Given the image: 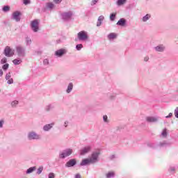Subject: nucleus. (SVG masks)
<instances>
[{
	"mask_svg": "<svg viewBox=\"0 0 178 178\" xmlns=\"http://www.w3.org/2000/svg\"><path fill=\"white\" fill-rule=\"evenodd\" d=\"M107 178L113 177L115 176V172H109L106 175Z\"/></svg>",
	"mask_w": 178,
	"mask_h": 178,
	"instance_id": "6ab92c4d",
	"label": "nucleus"
},
{
	"mask_svg": "<svg viewBox=\"0 0 178 178\" xmlns=\"http://www.w3.org/2000/svg\"><path fill=\"white\" fill-rule=\"evenodd\" d=\"M9 10H10V7H9L8 6H5L3 8V12H9Z\"/></svg>",
	"mask_w": 178,
	"mask_h": 178,
	"instance_id": "b1692460",
	"label": "nucleus"
},
{
	"mask_svg": "<svg viewBox=\"0 0 178 178\" xmlns=\"http://www.w3.org/2000/svg\"><path fill=\"white\" fill-rule=\"evenodd\" d=\"M98 156H99V152H93L91 157L89 159H83L81 162V166H86V165H90V163H95L98 161Z\"/></svg>",
	"mask_w": 178,
	"mask_h": 178,
	"instance_id": "f257e3e1",
	"label": "nucleus"
},
{
	"mask_svg": "<svg viewBox=\"0 0 178 178\" xmlns=\"http://www.w3.org/2000/svg\"><path fill=\"white\" fill-rule=\"evenodd\" d=\"M10 72H8L7 74H6V79H7V80H9V79H10Z\"/></svg>",
	"mask_w": 178,
	"mask_h": 178,
	"instance_id": "c9c22d12",
	"label": "nucleus"
},
{
	"mask_svg": "<svg viewBox=\"0 0 178 178\" xmlns=\"http://www.w3.org/2000/svg\"><path fill=\"white\" fill-rule=\"evenodd\" d=\"M105 19V17H104V15H101L98 18V21H97V27H99V26H101L102 23V21Z\"/></svg>",
	"mask_w": 178,
	"mask_h": 178,
	"instance_id": "f8f14e48",
	"label": "nucleus"
},
{
	"mask_svg": "<svg viewBox=\"0 0 178 178\" xmlns=\"http://www.w3.org/2000/svg\"><path fill=\"white\" fill-rule=\"evenodd\" d=\"M72 153H73V149H67L63 153L60 154V158H66V156H69L70 155H72Z\"/></svg>",
	"mask_w": 178,
	"mask_h": 178,
	"instance_id": "39448f33",
	"label": "nucleus"
},
{
	"mask_svg": "<svg viewBox=\"0 0 178 178\" xmlns=\"http://www.w3.org/2000/svg\"><path fill=\"white\" fill-rule=\"evenodd\" d=\"M76 165V159H72L66 163L65 166L67 168H72V166H74Z\"/></svg>",
	"mask_w": 178,
	"mask_h": 178,
	"instance_id": "6e6552de",
	"label": "nucleus"
},
{
	"mask_svg": "<svg viewBox=\"0 0 178 178\" xmlns=\"http://www.w3.org/2000/svg\"><path fill=\"white\" fill-rule=\"evenodd\" d=\"M17 104H19V102L15 100L11 103V105H12V106H16V105H17Z\"/></svg>",
	"mask_w": 178,
	"mask_h": 178,
	"instance_id": "2f4dec72",
	"label": "nucleus"
},
{
	"mask_svg": "<svg viewBox=\"0 0 178 178\" xmlns=\"http://www.w3.org/2000/svg\"><path fill=\"white\" fill-rule=\"evenodd\" d=\"M72 90H73V83H70L68 85L67 89V92L69 94V92H70V91H72Z\"/></svg>",
	"mask_w": 178,
	"mask_h": 178,
	"instance_id": "a211bd4d",
	"label": "nucleus"
},
{
	"mask_svg": "<svg viewBox=\"0 0 178 178\" xmlns=\"http://www.w3.org/2000/svg\"><path fill=\"white\" fill-rule=\"evenodd\" d=\"M3 124V121H0V127H2Z\"/></svg>",
	"mask_w": 178,
	"mask_h": 178,
	"instance_id": "de8ad7c7",
	"label": "nucleus"
},
{
	"mask_svg": "<svg viewBox=\"0 0 178 178\" xmlns=\"http://www.w3.org/2000/svg\"><path fill=\"white\" fill-rule=\"evenodd\" d=\"M173 115V114L172 113H170L168 115H167L165 118H172V116Z\"/></svg>",
	"mask_w": 178,
	"mask_h": 178,
	"instance_id": "79ce46f5",
	"label": "nucleus"
},
{
	"mask_svg": "<svg viewBox=\"0 0 178 178\" xmlns=\"http://www.w3.org/2000/svg\"><path fill=\"white\" fill-rule=\"evenodd\" d=\"M44 65H48V60H47V59L44 60Z\"/></svg>",
	"mask_w": 178,
	"mask_h": 178,
	"instance_id": "49530a36",
	"label": "nucleus"
},
{
	"mask_svg": "<svg viewBox=\"0 0 178 178\" xmlns=\"http://www.w3.org/2000/svg\"><path fill=\"white\" fill-rule=\"evenodd\" d=\"M149 59V57H145V58H144V60H145V62H148Z\"/></svg>",
	"mask_w": 178,
	"mask_h": 178,
	"instance_id": "a18cd8bd",
	"label": "nucleus"
},
{
	"mask_svg": "<svg viewBox=\"0 0 178 178\" xmlns=\"http://www.w3.org/2000/svg\"><path fill=\"white\" fill-rule=\"evenodd\" d=\"M4 54L6 56L10 58L15 55V50L12 49L9 46H7L4 49Z\"/></svg>",
	"mask_w": 178,
	"mask_h": 178,
	"instance_id": "7ed1b4c3",
	"label": "nucleus"
},
{
	"mask_svg": "<svg viewBox=\"0 0 178 178\" xmlns=\"http://www.w3.org/2000/svg\"><path fill=\"white\" fill-rule=\"evenodd\" d=\"M1 76H3V71L0 70V77H1Z\"/></svg>",
	"mask_w": 178,
	"mask_h": 178,
	"instance_id": "c03bdc74",
	"label": "nucleus"
},
{
	"mask_svg": "<svg viewBox=\"0 0 178 178\" xmlns=\"http://www.w3.org/2000/svg\"><path fill=\"white\" fill-rule=\"evenodd\" d=\"M7 59L6 58H3L1 59V63L3 64V63H6Z\"/></svg>",
	"mask_w": 178,
	"mask_h": 178,
	"instance_id": "f704fd0d",
	"label": "nucleus"
},
{
	"mask_svg": "<svg viewBox=\"0 0 178 178\" xmlns=\"http://www.w3.org/2000/svg\"><path fill=\"white\" fill-rule=\"evenodd\" d=\"M175 117L178 118V107H177L176 109L175 110Z\"/></svg>",
	"mask_w": 178,
	"mask_h": 178,
	"instance_id": "72a5a7b5",
	"label": "nucleus"
},
{
	"mask_svg": "<svg viewBox=\"0 0 178 178\" xmlns=\"http://www.w3.org/2000/svg\"><path fill=\"white\" fill-rule=\"evenodd\" d=\"M24 5H29L30 3V0H24Z\"/></svg>",
	"mask_w": 178,
	"mask_h": 178,
	"instance_id": "e433bc0d",
	"label": "nucleus"
},
{
	"mask_svg": "<svg viewBox=\"0 0 178 178\" xmlns=\"http://www.w3.org/2000/svg\"><path fill=\"white\" fill-rule=\"evenodd\" d=\"M35 169H36L35 167L30 168L27 170L26 173H33V172H34Z\"/></svg>",
	"mask_w": 178,
	"mask_h": 178,
	"instance_id": "412c9836",
	"label": "nucleus"
},
{
	"mask_svg": "<svg viewBox=\"0 0 178 178\" xmlns=\"http://www.w3.org/2000/svg\"><path fill=\"white\" fill-rule=\"evenodd\" d=\"M47 8H48L49 9H54V7L55 6H54V3H48L47 4Z\"/></svg>",
	"mask_w": 178,
	"mask_h": 178,
	"instance_id": "393cba45",
	"label": "nucleus"
},
{
	"mask_svg": "<svg viewBox=\"0 0 178 178\" xmlns=\"http://www.w3.org/2000/svg\"><path fill=\"white\" fill-rule=\"evenodd\" d=\"M8 68H9V64H5V65H3V67H2V69H3V70H8Z\"/></svg>",
	"mask_w": 178,
	"mask_h": 178,
	"instance_id": "c756f323",
	"label": "nucleus"
},
{
	"mask_svg": "<svg viewBox=\"0 0 178 178\" xmlns=\"http://www.w3.org/2000/svg\"><path fill=\"white\" fill-rule=\"evenodd\" d=\"M103 119H104V122H107L108 116L107 115H104Z\"/></svg>",
	"mask_w": 178,
	"mask_h": 178,
	"instance_id": "58836bf2",
	"label": "nucleus"
},
{
	"mask_svg": "<svg viewBox=\"0 0 178 178\" xmlns=\"http://www.w3.org/2000/svg\"><path fill=\"white\" fill-rule=\"evenodd\" d=\"M22 13L19 11H15L13 13V17L16 22H20V16Z\"/></svg>",
	"mask_w": 178,
	"mask_h": 178,
	"instance_id": "0eeeda50",
	"label": "nucleus"
},
{
	"mask_svg": "<svg viewBox=\"0 0 178 178\" xmlns=\"http://www.w3.org/2000/svg\"><path fill=\"white\" fill-rule=\"evenodd\" d=\"M151 17V15L149 14L146 15L145 17H143V22H147Z\"/></svg>",
	"mask_w": 178,
	"mask_h": 178,
	"instance_id": "5701e85b",
	"label": "nucleus"
},
{
	"mask_svg": "<svg viewBox=\"0 0 178 178\" xmlns=\"http://www.w3.org/2000/svg\"><path fill=\"white\" fill-rule=\"evenodd\" d=\"M117 24L118 26H125L126 24V19H123V18H121L118 22H117Z\"/></svg>",
	"mask_w": 178,
	"mask_h": 178,
	"instance_id": "ddd939ff",
	"label": "nucleus"
},
{
	"mask_svg": "<svg viewBox=\"0 0 178 178\" xmlns=\"http://www.w3.org/2000/svg\"><path fill=\"white\" fill-rule=\"evenodd\" d=\"M42 170H44V167L41 166L38 169V175H41L42 172Z\"/></svg>",
	"mask_w": 178,
	"mask_h": 178,
	"instance_id": "cd10ccee",
	"label": "nucleus"
},
{
	"mask_svg": "<svg viewBox=\"0 0 178 178\" xmlns=\"http://www.w3.org/2000/svg\"><path fill=\"white\" fill-rule=\"evenodd\" d=\"M39 24L40 22H38V19H35L31 22V29L35 33H37V31H38Z\"/></svg>",
	"mask_w": 178,
	"mask_h": 178,
	"instance_id": "20e7f679",
	"label": "nucleus"
},
{
	"mask_svg": "<svg viewBox=\"0 0 178 178\" xmlns=\"http://www.w3.org/2000/svg\"><path fill=\"white\" fill-rule=\"evenodd\" d=\"M116 37H117V35H116V33H110L108 36L109 40H113V39L116 38Z\"/></svg>",
	"mask_w": 178,
	"mask_h": 178,
	"instance_id": "f3484780",
	"label": "nucleus"
},
{
	"mask_svg": "<svg viewBox=\"0 0 178 178\" xmlns=\"http://www.w3.org/2000/svg\"><path fill=\"white\" fill-rule=\"evenodd\" d=\"M147 122H156L158 120L156 118H155V117H147L146 118Z\"/></svg>",
	"mask_w": 178,
	"mask_h": 178,
	"instance_id": "dca6fc26",
	"label": "nucleus"
},
{
	"mask_svg": "<svg viewBox=\"0 0 178 178\" xmlns=\"http://www.w3.org/2000/svg\"><path fill=\"white\" fill-rule=\"evenodd\" d=\"M75 178H81V175L80 174H76Z\"/></svg>",
	"mask_w": 178,
	"mask_h": 178,
	"instance_id": "37998d69",
	"label": "nucleus"
},
{
	"mask_svg": "<svg viewBox=\"0 0 178 178\" xmlns=\"http://www.w3.org/2000/svg\"><path fill=\"white\" fill-rule=\"evenodd\" d=\"M78 39L80 41H86V40H88V35L87 34V32L81 31L78 33Z\"/></svg>",
	"mask_w": 178,
	"mask_h": 178,
	"instance_id": "f03ea898",
	"label": "nucleus"
},
{
	"mask_svg": "<svg viewBox=\"0 0 178 178\" xmlns=\"http://www.w3.org/2000/svg\"><path fill=\"white\" fill-rule=\"evenodd\" d=\"M91 151V147L87 146L81 150V155H86L88 152Z\"/></svg>",
	"mask_w": 178,
	"mask_h": 178,
	"instance_id": "1a4fd4ad",
	"label": "nucleus"
},
{
	"mask_svg": "<svg viewBox=\"0 0 178 178\" xmlns=\"http://www.w3.org/2000/svg\"><path fill=\"white\" fill-rule=\"evenodd\" d=\"M156 51H158V52H163L165 50V47L163 45H159L155 47Z\"/></svg>",
	"mask_w": 178,
	"mask_h": 178,
	"instance_id": "4468645a",
	"label": "nucleus"
},
{
	"mask_svg": "<svg viewBox=\"0 0 178 178\" xmlns=\"http://www.w3.org/2000/svg\"><path fill=\"white\" fill-rule=\"evenodd\" d=\"M21 62L22 61L20 60H17V59H15L14 60H13V63H14V65H20Z\"/></svg>",
	"mask_w": 178,
	"mask_h": 178,
	"instance_id": "a878e982",
	"label": "nucleus"
},
{
	"mask_svg": "<svg viewBox=\"0 0 178 178\" xmlns=\"http://www.w3.org/2000/svg\"><path fill=\"white\" fill-rule=\"evenodd\" d=\"M97 2H98V0H92V5H95V3H97Z\"/></svg>",
	"mask_w": 178,
	"mask_h": 178,
	"instance_id": "a19ab883",
	"label": "nucleus"
},
{
	"mask_svg": "<svg viewBox=\"0 0 178 178\" xmlns=\"http://www.w3.org/2000/svg\"><path fill=\"white\" fill-rule=\"evenodd\" d=\"M127 0H118L117 3L120 6L121 5H124V3H126Z\"/></svg>",
	"mask_w": 178,
	"mask_h": 178,
	"instance_id": "4be33fe9",
	"label": "nucleus"
},
{
	"mask_svg": "<svg viewBox=\"0 0 178 178\" xmlns=\"http://www.w3.org/2000/svg\"><path fill=\"white\" fill-rule=\"evenodd\" d=\"M17 52L19 55H23V54L24 53V49L22 47H17Z\"/></svg>",
	"mask_w": 178,
	"mask_h": 178,
	"instance_id": "2eb2a0df",
	"label": "nucleus"
},
{
	"mask_svg": "<svg viewBox=\"0 0 178 178\" xmlns=\"http://www.w3.org/2000/svg\"><path fill=\"white\" fill-rule=\"evenodd\" d=\"M65 54H66L65 49H59L55 52L56 56H62L63 55H65Z\"/></svg>",
	"mask_w": 178,
	"mask_h": 178,
	"instance_id": "9d476101",
	"label": "nucleus"
},
{
	"mask_svg": "<svg viewBox=\"0 0 178 178\" xmlns=\"http://www.w3.org/2000/svg\"><path fill=\"white\" fill-rule=\"evenodd\" d=\"M52 126L51 124H47L44 127V131H48V130H49V129H51Z\"/></svg>",
	"mask_w": 178,
	"mask_h": 178,
	"instance_id": "aec40b11",
	"label": "nucleus"
},
{
	"mask_svg": "<svg viewBox=\"0 0 178 178\" xmlns=\"http://www.w3.org/2000/svg\"><path fill=\"white\" fill-rule=\"evenodd\" d=\"M49 178H55V174L54 172H50L49 174Z\"/></svg>",
	"mask_w": 178,
	"mask_h": 178,
	"instance_id": "473e14b6",
	"label": "nucleus"
},
{
	"mask_svg": "<svg viewBox=\"0 0 178 178\" xmlns=\"http://www.w3.org/2000/svg\"><path fill=\"white\" fill-rule=\"evenodd\" d=\"M28 137L29 140H38L40 138V136L35 132H30Z\"/></svg>",
	"mask_w": 178,
	"mask_h": 178,
	"instance_id": "423d86ee",
	"label": "nucleus"
},
{
	"mask_svg": "<svg viewBox=\"0 0 178 178\" xmlns=\"http://www.w3.org/2000/svg\"><path fill=\"white\" fill-rule=\"evenodd\" d=\"M62 2V0H54L55 3H60Z\"/></svg>",
	"mask_w": 178,
	"mask_h": 178,
	"instance_id": "ea45409f",
	"label": "nucleus"
},
{
	"mask_svg": "<svg viewBox=\"0 0 178 178\" xmlns=\"http://www.w3.org/2000/svg\"><path fill=\"white\" fill-rule=\"evenodd\" d=\"M76 48L77 51H80V49H81V48H83V44H79L76 45Z\"/></svg>",
	"mask_w": 178,
	"mask_h": 178,
	"instance_id": "7c9ffc66",
	"label": "nucleus"
},
{
	"mask_svg": "<svg viewBox=\"0 0 178 178\" xmlns=\"http://www.w3.org/2000/svg\"><path fill=\"white\" fill-rule=\"evenodd\" d=\"M8 84H13V79H10L8 81Z\"/></svg>",
	"mask_w": 178,
	"mask_h": 178,
	"instance_id": "4c0bfd02",
	"label": "nucleus"
},
{
	"mask_svg": "<svg viewBox=\"0 0 178 178\" xmlns=\"http://www.w3.org/2000/svg\"><path fill=\"white\" fill-rule=\"evenodd\" d=\"M72 17V13H64L63 14V18L64 20H67L68 19H70Z\"/></svg>",
	"mask_w": 178,
	"mask_h": 178,
	"instance_id": "9b49d317",
	"label": "nucleus"
},
{
	"mask_svg": "<svg viewBox=\"0 0 178 178\" xmlns=\"http://www.w3.org/2000/svg\"><path fill=\"white\" fill-rule=\"evenodd\" d=\"M161 136H163V137H166V136H168V131L166 129H163Z\"/></svg>",
	"mask_w": 178,
	"mask_h": 178,
	"instance_id": "c85d7f7f",
	"label": "nucleus"
},
{
	"mask_svg": "<svg viewBox=\"0 0 178 178\" xmlns=\"http://www.w3.org/2000/svg\"><path fill=\"white\" fill-rule=\"evenodd\" d=\"M115 17H116V13H112L110 16V19H111V20H112V22H113V20H115Z\"/></svg>",
	"mask_w": 178,
	"mask_h": 178,
	"instance_id": "bb28decb",
	"label": "nucleus"
}]
</instances>
